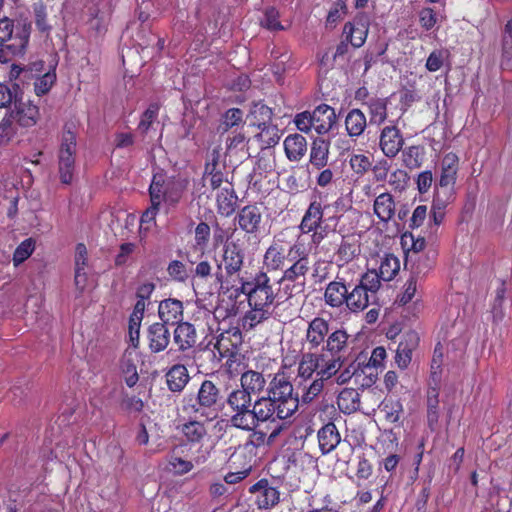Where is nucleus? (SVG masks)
I'll return each instance as SVG.
<instances>
[{
    "label": "nucleus",
    "mask_w": 512,
    "mask_h": 512,
    "mask_svg": "<svg viewBox=\"0 0 512 512\" xmlns=\"http://www.w3.org/2000/svg\"><path fill=\"white\" fill-rule=\"evenodd\" d=\"M370 123L381 125L387 119V99L373 98L367 103Z\"/></svg>",
    "instance_id": "obj_42"
},
{
    "label": "nucleus",
    "mask_w": 512,
    "mask_h": 512,
    "mask_svg": "<svg viewBox=\"0 0 512 512\" xmlns=\"http://www.w3.org/2000/svg\"><path fill=\"white\" fill-rule=\"evenodd\" d=\"M373 211L383 223L392 220L396 213V203L392 194L389 192L379 194L374 200Z\"/></svg>",
    "instance_id": "obj_23"
},
{
    "label": "nucleus",
    "mask_w": 512,
    "mask_h": 512,
    "mask_svg": "<svg viewBox=\"0 0 512 512\" xmlns=\"http://www.w3.org/2000/svg\"><path fill=\"white\" fill-rule=\"evenodd\" d=\"M512 60V20H509L504 28L502 39V66L510 68Z\"/></svg>",
    "instance_id": "obj_50"
},
{
    "label": "nucleus",
    "mask_w": 512,
    "mask_h": 512,
    "mask_svg": "<svg viewBox=\"0 0 512 512\" xmlns=\"http://www.w3.org/2000/svg\"><path fill=\"white\" fill-rule=\"evenodd\" d=\"M348 288L344 279L339 275L334 281L328 283L324 291V301L326 305L332 308L342 307L347 300Z\"/></svg>",
    "instance_id": "obj_17"
},
{
    "label": "nucleus",
    "mask_w": 512,
    "mask_h": 512,
    "mask_svg": "<svg viewBox=\"0 0 512 512\" xmlns=\"http://www.w3.org/2000/svg\"><path fill=\"white\" fill-rule=\"evenodd\" d=\"M250 492L255 495V503L260 509H268L279 501V492L269 485L265 479L260 480L250 487Z\"/></svg>",
    "instance_id": "obj_14"
},
{
    "label": "nucleus",
    "mask_w": 512,
    "mask_h": 512,
    "mask_svg": "<svg viewBox=\"0 0 512 512\" xmlns=\"http://www.w3.org/2000/svg\"><path fill=\"white\" fill-rule=\"evenodd\" d=\"M328 206L323 203L321 198L315 197L305 211L299 225V229L303 234L311 233L322 227L324 209Z\"/></svg>",
    "instance_id": "obj_11"
},
{
    "label": "nucleus",
    "mask_w": 512,
    "mask_h": 512,
    "mask_svg": "<svg viewBox=\"0 0 512 512\" xmlns=\"http://www.w3.org/2000/svg\"><path fill=\"white\" fill-rule=\"evenodd\" d=\"M259 427L260 425H255V427L251 430H244L245 432L249 433L246 443L247 445H252L254 447L272 445L284 429V424L276 423L273 425L270 433L263 431Z\"/></svg>",
    "instance_id": "obj_21"
},
{
    "label": "nucleus",
    "mask_w": 512,
    "mask_h": 512,
    "mask_svg": "<svg viewBox=\"0 0 512 512\" xmlns=\"http://www.w3.org/2000/svg\"><path fill=\"white\" fill-rule=\"evenodd\" d=\"M158 314L164 324H178L183 318V303L178 299H165L159 304Z\"/></svg>",
    "instance_id": "obj_22"
},
{
    "label": "nucleus",
    "mask_w": 512,
    "mask_h": 512,
    "mask_svg": "<svg viewBox=\"0 0 512 512\" xmlns=\"http://www.w3.org/2000/svg\"><path fill=\"white\" fill-rule=\"evenodd\" d=\"M399 269L398 258L392 254H387L381 259L377 273L383 281H391L397 275Z\"/></svg>",
    "instance_id": "obj_46"
},
{
    "label": "nucleus",
    "mask_w": 512,
    "mask_h": 512,
    "mask_svg": "<svg viewBox=\"0 0 512 512\" xmlns=\"http://www.w3.org/2000/svg\"><path fill=\"white\" fill-rule=\"evenodd\" d=\"M318 356V367H317V377L322 381H327L334 377L340 370L343 361L340 360V357H333L324 352L317 353Z\"/></svg>",
    "instance_id": "obj_26"
},
{
    "label": "nucleus",
    "mask_w": 512,
    "mask_h": 512,
    "mask_svg": "<svg viewBox=\"0 0 512 512\" xmlns=\"http://www.w3.org/2000/svg\"><path fill=\"white\" fill-rule=\"evenodd\" d=\"M280 407L266 394L265 396H259L253 402V422L252 425H260L261 423L269 422L274 425L278 420H285L289 418L285 413H282Z\"/></svg>",
    "instance_id": "obj_6"
},
{
    "label": "nucleus",
    "mask_w": 512,
    "mask_h": 512,
    "mask_svg": "<svg viewBox=\"0 0 512 512\" xmlns=\"http://www.w3.org/2000/svg\"><path fill=\"white\" fill-rule=\"evenodd\" d=\"M252 397V395L240 387L228 394L226 402L228 406L238 407V405L242 406L247 403H253Z\"/></svg>",
    "instance_id": "obj_63"
},
{
    "label": "nucleus",
    "mask_w": 512,
    "mask_h": 512,
    "mask_svg": "<svg viewBox=\"0 0 512 512\" xmlns=\"http://www.w3.org/2000/svg\"><path fill=\"white\" fill-rule=\"evenodd\" d=\"M211 235L210 226L206 222H200L195 228V246L201 250L206 249Z\"/></svg>",
    "instance_id": "obj_58"
},
{
    "label": "nucleus",
    "mask_w": 512,
    "mask_h": 512,
    "mask_svg": "<svg viewBox=\"0 0 512 512\" xmlns=\"http://www.w3.org/2000/svg\"><path fill=\"white\" fill-rule=\"evenodd\" d=\"M242 343V333L239 328H230L216 337L213 349L219 354L218 360L232 357Z\"/></svg>",
    "instance_id": "obj_10"
},
{
    "label": "nucleus",
    "mask_w": 512,
    "mask_h": 512,
    "mask_svg": "<svg viewBox=\"0 0 512 512\" xmlns=\"http://www.w3.org/2000/svg\"><path fill=\"white\" fill-rule=\"evenodd\" d=\"M319 448L322 454H328L333 451L340 443V434L334 423H327L324 425L317 434Z\"/></svg>",
    "instance_id": "obj_27"
},
{
    "label": "nucleus",
    "mask_w": 512,
    "mask_h": 512,
    "mask_svg": "<svg viewBox=\"0 0 512 512\" xmlns=\"http://www.w3.org/2000/svg\"><path fill=\"white\" fill-rule=\"evenodd\" d=\"M159 113L158 104H150L149 107L142 114L141 120L138 125V130L141 133H147L151 124L156 120Z\"/></svg>",
    "instance_id": "obj_56"
},
{
    "label": "nucleus",
    "mask_w": 512,
    "mask_h": 512,
    "mask_svg": "<svg viewBox=\"0 0 512 512\" xmlns=\"http://www.w3.org/2000/svg\"><path fill=\"white\" fill-rule=\"evenodd\" d=\"M266 393L288 417L298 410L299 398L294 394L293 385L284 372L274 374L268 383Z\"/></svg>",
    "instance_id": "obj_5"
},
{
    "label": "nucleus",
    "mask_w": 512,
    "mask_h": 512,
    "mask_svg": "<svg viewBox=\"0 0 512 512\" xmlns=\"http://www.w3.org/2000/svg\"><path fill=\"white\" fill-rule=\"evenodd\" d=\"M391 122L393 124L384 127L379 137L380 149L388 158H394L400 152L404 144L403 135L396 126L397 120Z\"/></svg>",
    "instance_id": "obj_9"
},
{
    "label": "nucleus",
    "mask_w": 512,
    "mask_h": 512,
    "mask_svg": "<svg viewBox=\"0 0 512 512\" xmlns=\"http://www.w3.org/2000/svg\"><path fill=\"white\" fill-rule=\"evenodd\" d=\"M231 411L229 424L231 427L239 430H251L254 428L253 422V403L238 405V407L228 406Z\"/></svg>",
    "instance_id": "obj_19"
},
{
    "label": "nucleus",
    "mask_w": 512,
    "mask_h": 512,
    "mask_svg": "<svg viewBox=\"0 0 512 512\" xmlns=\"http://www.w3.org/2000/svg\"><path fill=\"white\" fill-rule=\"evenodd\" d=\"M448 57V51L439 49L434 50L430 53L426 60L425 67L429 72L438 71L444 63V60Z\"/></svg>",
    "instance_id": "obj_61"
},
{
    "label": "nucleus",
    "mask_w": 512,
    "mask_h": 512,
    "mask_svg": "<svg viewBox=\"0 0 512 512\" xmlns=\"http://www.w3.org/2000/svg\"><path fill=\"white\" fill-rule=\"evenodd\" d=\"M35 249V243L34 241L29 238L24 240L15 250L13 255V262L15 266H18L22 262H24L26 259L29 258V256L32 254V252Z\"/></svg>",
    "instance_id": "obj_55"
},
{
    "label": "nucleus",
    "mask_w": 512,
    "mask_h": 512,
    "mask_svg": "<svg viewBox=\"0 0 512 512\" xmlns=\"http://www.w3.org/2000/svg\"><path fill=\"white\" fill-rule=\"evenodd\" d=\"M310 113L313 130L319 135L328 133L336 122L335 110L327 104L317 106Z\"/></svg>",
    "instance_id": "obj_13"
},
{
    "label": "nucleus",
    "mask_w": 512,
    "mask_h": 512,
    "mask_svg": "<svg viewBox=\"0 0 512 512\" xmlns=\"http://www.w3.org/2000/svg\"><path fill=\"white\" fill-rule=\"evenodd\" d=\"M458 156L455 153H447L442 159V171L440 176V187L446 188L453 186L458 171Z\"/></svg>",
    "instance_id": "obj_33"
},
{
    "label": "nucleus",
    "mask_w": 512,
    "mask_h": 512,
    "mask_svg": "<svg viewBox=\"0 0 512 512\" xmlns=\"http://www.w3.org/2000/svg\"><path fill=\"white\" fill-rule=\"evenodd\" d=\"M245 249L238 241H227L216 259L215 282L223 291L229 290L228 279L239 274L244 266Z\"/></svg>",
    "instance_id": "obj_2"
},
{
    "label": "nucleus",
    "mask_w": 512,
    "mask_h": 512,
    "mask_svg": "<svg viewBox=\"0 0 512 512\" xmlns=\"http://www.w3.org/2000/svg\"><path fill=\"white\" fill-rule=\"evenodd\" d=\"M168 389L181 392L190 380L187 368L181 364L173 365L165 375Z\"/></svg>",
    "instance_id": "obj_32"
},
{
    "label": "nucleus",
    "mask_w": 512,
    "mask_h": 512,
    "mask_svg": "<svg viewBox=\"0 0 512 512\" xmlns=\"http://www.w3.org/2000/svg\"><path fill=\"white\" fill-rule=\"evenodd\" d=\"M186 186L187 182L184 179L155 173L149 186V196L154 198V195H158L159 203L169 210L179 204Z\"/></svg>",
    "instance_id": "obj_4"
},
{
    "label": "nucleus",
    "mask_w": 512,
    "mask_h": 512,
    "mask_svg": "<svg viewBox=\"0 0 512 512\" xmlns=\"http://www.w3.org/2000/svg\"><path fill=\"white\" fill-rule=\"evenodd\" d=\"M267 381L261 372L247 370L241 374L240 387L252 396L262 394L266 389Z\"/></svg>",
    "instance_id": "obj_24"
},
{
    "label": "nucleus",
    "mask_w": 512,
    "mask_h": 512,
    "mask_svg": "<svg viewBox=\"0 0 512 512\" xmlns=\"http://www.w3.org/2000/svg\"><path fill=\"white\" fill-rule=\"evenodd\" d=\"M349 338L350 336L347 332L342 329H337L329 333L322 352L333 357H340V360H342V357L349 349Z\"/></svg>",
    "instance_id": "obj_16"
},
{
    "label": "nucleus",
    "mask_w": 512,
    "mask_h": 512,
    "mask_svg": "<svg viewBox=\"0 0 512 512\" xmlns=\"http://www.w3.org/2000/svg\"><path fill=\"white\" fill-rule=\"evenodd\" d=\"M361 253L358 239L354 236H345L337 250V261L341 264H347L353 261Z\"/></svg>",
    "instance_id": "obj_36"
},
{
    "label": "nucleus",
    "mask_w": 512,
    "mask_h": 512,
    "mask_svg": "<svg viewBox=\"0 0 512 512\" xmlns=\"http://www.w3.org/2000/svg\"><path fill=\"white\" fill-rule=\"evenodd\" d=\"M439 392L432 387L427 392V421L431 429H434L439 420Z\"/></svg>",
    "instance_id": "obj_48"
},
{
    "label": "nucleus",
    "mask_w": 512,
    "mask_h": 512,
    "mask_svg": "<svg viewBox=\"0 0 512 512\" xmlns=\"http://www.w3.org/2000/svg\"><path fill=\"white\" fill-rule=\"evenodd\" d=\"M288 255H294L293 259L296 257L298 259L284 271L279 282H297L305 285L306 274L309 271V260L302 245L294 244L291 246Z\"/></svg>",
    "instance_id": "obj_7"
},
{
    "label": "nucleus",
    "mask_w": 512,
    "mask_h": 512,
    "mask_svg": "<svg viewBox=\"0 0 512 512\" xmlns=\"http://www.w3.org/2000/svg\"><path fill=\"white\" fill-rule=\"evenodd\" d=\"M181 431L186 440L192 443L201 442L207 435L204 424L198 420L189 421L182 425Z\"/></svg>",
    "instance_id": "obj_47"
},
{
    "label": "nucleus",
    "mask_w": 512,
    "mask_h": 512,
    "mask_svg": "<svg viewBox=\"0 0 512 512\" xmlns=\"http://www.w3.org/2000/svg\"><path fill=\"white\" fill-rule=\"evenodd\" d=\"M272 110L261 102L254 103L249 111L248 118L252 125L261 127L263 125L271 123Z\"/></svg>",
    "instance_id": "obj_44"
},
{
    "label": "nucleus",
    "mask_w": 512,
    "mask_h": 512,
    "mask_svg": "<svg viewBox=\"0 0 512 512\" xmlns=\"http://www.w3.org/2000/svg\"><path fill=\"white\" fill-rule=\"evenodd\" d=\"M329 142L324 139H316L312 143L310 152V163L316 169L324 168L328 163Z\"/></svg>",
    "instance_id": "obj_40"
},
{
    "label": "nucleus",
    "mask_w": 512,
    "mask_h": 512,
    "mask_svg": "<svg viewBox=\"0 0 512 512\" xmlns=\"http://www.w3.org/2000/svg\"><path fill=\"white\" fill-rule=\"evenodd\" d=\"M329 335V322L322 317L313 318L307 326L305 344L309 350L324 346Z\"/></svg>",
    "instance_id": "obj_12"
},
{
    "label": "nucleus",
    "mask_w": 512,
    "mask_h": 512,
    "mask_svg": "<svg viewBox=\"0 0 512 512\" xmlns=\"http://www.w3.org/2000/svg\"><path fill=\"white\" fill-rule=\"evenodd\" d=\"M284 150L290 161H299L306 153V139L299 134L288 135L284 140Z\"/></svg>",
    "instance_id": "obj_35"
},
{
    "label": "nucleus",
    "mask_w": 512,
    "mask_h": 512,
    "mask_svg": "<svg viewBox=\"0 0 512 512\" xmlns=\"http://www.w3.org/2000/svg\"><path fill=\"white\" fill-rule=\"evenodd\" d=\"M375 302L376 301L372 298V294H367V292L363 290V287L356 285L352 291H348L345 305L351 312L358 313Z\"/></svg>",
    "instance_id": "obj_30"
},
{
    "label": "nucleus",
    "mask_w": 512,
    "mask_h": 512,
    "mask_svg": "<svg viewBox=\"0 0 512 512\" xmlns=\"http://www.w3.org/2000/svg\"><path fill=\"white\" fill-rule=\"evenodd\" d=\"M220 399V389L211 380H204L200 385L197 398H184L183 410L189 414H195V417H205L211 421L217 416V405Z\"/></svg>",
    "instance_id": "obj_3"
},
{
    "label": "nucleus",
    "mask_w": 512,
    "mask_h": 512,
    "mask_svg": "<svg viewBox=\"0 0 512 512\" xmlns=\"http://www.w3.org/2000/svg\"><path fill=\"white\" fill-rule=\"evenodd\" d=\"M337 405L343 413L351 414L360 408V394L355 389L345 388L337 397Z\"/></svg>",
    "instance_id": "obj_39"
},
{
    "label": "nucleus",
    "mask_w": 512,
    "mask_h": 512,
    "mask_svg": "<svg viewBox=\"0 0 512 512\" xmlns=\"http://www.w3.org/2000/svg\"><path fill=\"white\" fill-rule=\"evenodd\" d=\"M285 259V249L279 244H272L264 254L263 263L269 271H276L284 267Z\"/></svg>",
    "instance_id": "obj_38"
},
{
    "label": "nucleus",
    "mask_w": 512,
    "mask_h": 512,
    "mask_svg": "<svg viewBox=\"0 0 512 512\" xmlns=\"http://www.w3.org/2000/svg\"><path fill=\"white\" fill-rule=\"evenodd\" d=\"M381 412L384 413L388 422L396 423L401 417L403 406L398 400L387 399L381 405Z\"/></svg>",
    "instance_id": "obj_52"
},
{
    "label": "nucleus",
    "mask_w": 512,
    "mask_h": 512,
    "mask_svg": "<svg viewBox=\"0 0 512 512\" xmlns=\"http://www.w3.org/2000/svg\"><path fill=\"white\" fill-rule=\"evenodd\" d=\"M35 25L42 33L49 34L52 27L47 21L46 7L43 3L34 4Z\"/></svg>",
    "instance_id": "obj_57"
},
{
    "label": "nucleus",
    "mask_w": 512,
    "mask_h": 512,
    "mask_svg": "<svg viewBox=\"0 0 512 512\" xmlns=\"http://www.w3.org/2000/svg\"><path fill=\"white\" fill-rule=\"evenodd\" d=\"M160 207L161 204L159 203L158 195H154V198H150V206L141 216V225L146 224V228H149L150 225L155 224V218L159 213Z\"/></svg>",
    "instance_id": "obj_62"
},
{
    "label": "nucleus",
    "mask_w": 512,
    "mask_h": 512,
    "mask_svg": "<svg viewBox=\"0 0 512 512\" xmlns=\"http://www.w3.org/2000/svg\"><path fill=\"white\" fill-rule=\"evenodd\" d=\"M318 361L317 353H304L299 361L298 376L303 380H308L314 374L317 375Z\"/></svg>",
    "instance_id": "obj_45"
},
{
    "label": "nucleus",
    "mask_w": 512,
    "mask_h": 512,
    "mask_svg": "<svg viewBox=\"0 0 512 512\" xmlns=\"http://www.w3.org/2000/svg\"><path fill=\"white\" fill-rule=\"evenodd\" d=\"M349 164L357 175H364L371 168V161L364 154H354L350 157Z\"/></svg>",
    "instance_id": "obj_60"
},
{
    "label": "nucleus",
    "mask_w": 512,
    "mask_h": 512,
    "mask_svg": "<svg viewBox=\"0 0 512 512\" xmlns=\"http://www.w3.org/2000/svg\"><path fill=\"white\" fill-rule=\"evenodd\" d=\"M505 293L506 289L504 284L501 283L496 290V295L492 304L491 313L494 322H500L505 316Z\"/></svg>",
    "instance_id": "obj_51"
},
{
    "label": "nucleus",
    "mask_w": 512,
    "mask_h": 512,
    "mask_svg": "<svg viewBox=\"0 0 512 512\" xmlns=\"http://www.w3.org/2000/svg\"><path fill=\"white\" fill-rule=\"evenodd\" d=\"M149 348L153 353L164 351L170 343V331L164 323H153L148 328Z\"/></svg>",
    "instance_id": "obj_20"
},
{
    "label": "nucleus",
    "mask_w": 512,
    "mask_h": 512,
    "mask_svg": "<svg viewBox=\"0 0 512 512\" xmlns=\"http://www.w3.org/2000/svg\"><path fill=\"white\" fill-rule=\"evenodd\" d=\"M56 81L55 71H48L34 82V90L38 96L45 95L50 91Z\"/></svg>",
    "instance_id": "obj_53"
},
{
    "label": "nucleus",
    "mask_w": 512,
    "mask_h": 512,
    "mask_svg": "<svg viewBox=\"0 0 512 512\" xmlns=\"http://www.w3.org/2000/svg\"><path fill=\"white\" fill-rule=\"evenodd\" d=\"M367 127V119L360 109H352L345 118V128L350 137H359Z\"/></svg>",
    "instance_id": "obj_37"
},
{
    "label": "nucleus",
    "mask_w": 512,
    "mask_h": 512,
    "mask_svg": "<svg viewBox=\"0 0 512 512\" xmlns=\"http://www.w3.org/2000/svg\"><path fill=\"white\" fill-rule=\"evenodd\" d=\"M258 128L260 132L256 135V138L260 142L261 149L271 148L278 144L281 133L276 125L269 123Z\"/></svg>",
    "instance_id": "obj_41"
},
{
    "label": "nucleus",
    "mask_w": 512,
    "mask_h": 512,
    "mask_svg": "<svg viewBox=\"0 0 512 512\" xmlns=\"http://www.w3.org/2000/svg\"><path fill=\"white\" fill-rule=\"evenodd\" d=\"M381 281H383L376 270H368L365 274L362 275L359 284V287H363V290L367 292V294H372V298L376 301L377 292L381 287Z\"/></svg>",
    "instance_id": "obj_49"
},
{
    "label": "nucleus",
    "mask_w": 512,
    "mask_h": 512,
    "mask_svg": "<svg viewBox=\"0 0 512 512\" xmlns=\"http://www.w3.org/2000/svg\"><path fill=\"white\" fill-rule=\"evenodd\" d=\"M27 48L26 30L22 29L14 38L13 43L0 44V63H7L11 57L23 55Z\"/></svg>",
    "instance_id": "obj_29"
},
{
    "label": "nucleus",
    "mask_w": 512,
    "mask_h": 512,
    "mask_svg": "<svg viewBox=\"0 0 512 512\" xmlns=\"http://www.w3.org/2000/svg\"><path fill=\"white\" fill-rule=\"evenodd\" d=\"M26 30L27 44L29 43L31 25L27 23H19L16 26L8 17L0 19V44L13 43L14 38L20 30Z\"/></svg>",
    "instance_id": "obj_34"
},
{
    "label": "nucleus",
    "mask_w": 512,
    "mask_h": 512,
    "mask_svg": "<svg viewBox=\"0 0 512 512\" xmlns=\"http://www.w3.org/2000/svg\"><path fill=\"white\" fill-rule=\"evenodd\" d=\"M240 284L236 293L245 295L249 306V310L242 318V328L249 331L271 318L277 294L269 276L262 270L250 278L242 277Z\"/></svg>",
    "instance_id": "obj_1"
},
{
    "label": "nucleus",
    "mask_w": 512,
    "mask_h": 512,
    "mask_svg": "<svg viewBox=\"0 0 512 512\" xmlns=\"http://www.w3.org/2000/svg\"><path fill=\"white\" fill-rule=\"evenodd\" d=\"M418 337L416 333L411 332L405 335L404 340H402L397 347L395 362L398 367L401 369L407 368L409 363L411 362L412 351L417 346Z\"/></svg>",
    "instance_id": "obj_31"
},
{
    "label": "nucleus",
    "mask_w": 512,
    "mask_h": 512,
    "mask_svg": "<svg viewBox=\"0 0 512 512\" xmlns=\"http://www.w3.org/2000/svg\"><path fill=\"white\" fill-rule=\"evenodd\" d=\"M237 195L233 186L226 183L216 195L217 211L220 215L229 217L235 211Z\"/></svg>",
    "instance_id": "obj_28"
},
{
    "label": "nucleus",
    "mask_w": 512,
    "mask_h": 512,
    "mask_svg": "<svg viewBox=\"0 0 512 512\" xmlns=\"http://www.w3.org/2000/svg\"><path fill=\"white\" fill-rule=\"evenodd\" d=\"M16 125L24 128L33 127L39 119V109L30 102L16 103L15 109L8 114Z\"/></svg>",
    "instance_id": "obj_15"
},
{
    "label": "nucleus",
    "mask_w": 512,
    "mask_h": 512,
    "mask_svg": "<svg viewBox=\"0 0 512 512\" xmlns=\"http://www.w3.org/2000/svg\"><path fill=\"white\" fill-rule=\"evenodd\" d=\"M368 30L367 22L360 18L353 22H347L344 25L343 33L353 47L360 48L366 41Z\"/></svg>",
    "instance_id": "obj_25"
},
{
    "label": "nucleus",
    "mask_w": 512,
    "mask_h": 512,
    "mask_svg": "<svg viewBox=\"0 0 512 512\" xmlns=\"http://www.w3.org/2000/svg\"><path fill=\"white\" fill-rule=\"evenodd\" d=\"M75 155L76 154L58 152V169L60 180L63 184H70L73 180Z\"/></svg>",
    "instance_id": "obj_43"
},
{
    "label": "nucleus",
    "mask_w": 512,
    "mask_h": 512,
    "mask_svg": "<svg viewBox=\"0 0 512 512\" xmlns=\"http://www.w3.org/2000/svg\"><path fill=\"white\" fill-rule=\"evenodd\" d=\"M278 19V11L273 7L267 8L264 12L263 18L261 19V25L271 31L283 30L284 27Z\"/></svg>",
    "instance_id": "obj_59"
},
{
    "label": "nucleus",
    "mask_w": 512,
    "mask_h": 512,
    "mask_svg": "<svg viewBox=\"0 0 512 512\" xmlns=\"http://www.w3.org/2000/svg\"><path fill=\"white\" fill-rule=\"evenodd\" d=\"M235 219L239 228L246 234L256 236L263 226L262 211L256 204H249L241 208Z\"/></svg>",
    "instance_id": "obj_8"
},
{
    "label": "nucleus",
    "mask_w": 512,
    "mask_h": 512,
    "mask_svg": "<svg viewBox=\"0 0 512 512\" xmlns=\"http://www.w3.org/2000/svg\"><path fill=\"white\" fill-rule=\"evenodd\" d=\"M409 176L406 171L396 169L390 173L388 183L395 191H403L408 183Z\"/></svg>",
    "instance_id": "obj_64"
},
{
    "label": "nucleus",
    "mask_w": 512,
    "mask_h": 512,
    "mask_svg": "<svg viewBox=\"0 0 512 512\" xmlns=\"http://www.w3.org/2000/svg\"><path fill=\"white\" fill-rule=\"evenodd\" d=\"M16 134V124L7 114L0 122V145L8 144Z\"/></svg>",
    "instance_id": "obj_54"
},
{
    "label": "nucleus",
    "mask_w": 512,
    "mask_h": 512,
    "mask_svg": "<svg viewBox=\"0 0 512 512\" xmlns=\"http://www.w3.org/2000/svg\"><path fill=\"white\" fill-rule=\"evenodd\" d=\"M173 340L182 352L192 349L197 342V332L194 325L183 321L178 323L174 329Z\"/></svg>",
    "instance_id": "obj_18"
}]
</instances>
